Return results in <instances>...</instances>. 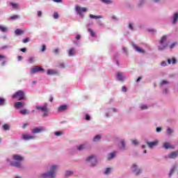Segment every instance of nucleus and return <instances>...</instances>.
Listing matches in <instances>:
<instances>
[{"label":"nucleus","instance_id":"1","mask_svg":"<svg viewBox=\"0 0 178 178\" xmlns=\"http://www.w3.org/2000/svg\"><path fill=\"white\" fill-rule=\"evenodd\" d=\"M13 160L10 161V158H6V162L9 163L10 166L13 168H16V169H23V161H24V157L19 154H13Z\"/></svg>","mask_w":178,"mask_h":178},{"label":"nucleus","instance_id":"2","mask_svg":"<svg viewBox=\"0 0 178 178\" xmlns=\"http://www.w3.org/2000/svg\"><path fill=\"white\" fill-rule=\"evenodd\" d=\"M59 170V165L51 164L49 166V171L40 174V177L42 178H56V173Z\"/></svg>","mask_w":178,"mask_h":178},{"label":"nucleus","instance_id":"3","mask_svg":"<svg viewBox=\"0 0 178 178\" xmlns=\"http://www.w3.org/2000/svg\"><path fill=\"white\" fill-rule=\"evenodd\" d=\"M85 161L90 168H95V166L98 165V159L95 154H90L88 156Z\"/></svg>","mask_w":178,"mask_h":178},{"label":"nucleus","instance_id":"4","mask_svg":"<svg viewBox=\"0 0 178 178\" xmlns=\"http://www.w3.org/2000/svg\"><path fill=\"white\" fill-rule=\"evenodd\" d=\"M37 111H40L43 113L42 118H48L49 116V109H48V104H44L43 106L37 105L35 106Z\"/></svg>","mask_w":178,"mask_h":178},{"label":"nucleus","instance_id":"5","mask_svg":"<svg viewBox=\"0 0 178 178\" xmlns=\"http://www.w3.org/2000/svg\"><path fill=\"white\" fill-rule=\"evenodd\" d=\"M168 46V35H163L159 41V51H165Z\"/></svg>","mask_w":178,"mask_h":178},{"label":"nucleus","instance_id":"6","mask_svg":"<svg viewBox=\"0 0 178 178\" xmlns=\"http://www.w3.org/2000/svg\"><path fill=\"white\" fill-rule=\"evenodd\" d=\"M26 97V92L24 90H18L12 95V99L18 98L19 101H23Z\"/></svg>","mask_w":178,"mask_h":178},{"label":"nucleus","instance_id":"7","mask_svg":"<svg viewBox=\"0 0 178 178\" xmlns=\"http://www.w3.org/2000/svg\"><path fill=\"white\" fill-rule=\"evenodd\" d=\"M75 10L77 13V15H79L81 17V19H84V14L83 13H86V12H87V8H85V7H80L79 6H76L75 7Z\"/></svg>","mask_w":178,"mask_h":178},{"label":"nucleus","instance_id":"8","mask_svg":"<svg viewBox=\"0 0 178 178\" xmlns=\"http://www.w3.org/2000/svg\"><path fill=\"white\" fill-rule=\"evenodd\" d=\"M131 172H133V173H135L136 176H139V175H141V173H143V169H138V165H137V164L136 163L131 165Z\"/></svg>","mask_w":178,"mask_h":178},{"label":"nucleus","instance_id":"9","mask_svg":"<svg viewBox=\"0 0 178 178\" xmlns=\"http://www.w3.org/2000/svg\"><path fill=\"white\" fill-rule=\"evenodd\" d=\"M21 138L24 140V141H30L31 140H35L37 136L34 135H30L29 134H24L22 135Z\"/></svg>","mask_w":178,"mask_h":178},{"label":"nucleus","instance_id":"10","mask_svg":"<svg viewBox=\"0 0 178 178\" xmlns=\"http://www.w3.org/2000/svg\"><path fill=\"white\" fill-rule=\"evenodd\" d=\"M170 22H171V24H172V26H176V24H177V23H178V12H175V13H172V15L170 17Z\"/></svg>","mask_w":178,"mask_h":178},{"label":"nucleus","instance_id":"11","mask_svg":"<svg viewBox=\"0 0 178 178\" xmlns=\"http://www.w3.org/2000/svg\"><path fill=\"white\" fill-rule=\"evenodd\" d=\"M45 70L41 67L35 66L34 67L31 68L30 70L31 74H35V73H38L40 72H44Z\"/></svg>","mask_w":178,"mask_h":178},{"label":"nucleus","instance_id":"12","mask_svg":"<svg viewBox=\"0 0 178 178\" xmlns=\"http://www.w3.org/2000/svg\"><path fill=\"white\" fill-rule=\"evenodd\" d=\"M42 131H47V129L44 127H36L31 130L32 134H38Z\"/></svg>","mask_w":178,"mask_h":178},{"label":"nucleus","instance_id":"13","mask_svg":"<svg viewBox=\"0 0 178 178\" xmlns=\"http://www.w3.org/2000/svg\"><path fill=\"white\" fill-rule=\"evenodd\" d=\"M116 112H118V108H108L106 112V118H111V116H113V113H116Z\"/></svg>","mask_w":178,"mask_h":178},{"label":"nucleus","instance_id":"14","mask_svg":"<svg viewBox=\"0 0 178 178\" xmlns=\"http://www.w3.org/2000/svg\"><path fill=\"white\" fill-rule=\"evenodd\" d=\"M116 77L118 81H124L126 80V74L124 72H117Z\"/></svg>","mask_w":178,"mask_h":178},{"label":"nucleus","instance_id":"15","mask_svg":"<svg viewBox=\"0 0 178 178\" xmlns=\"http://www.w3.org/2000/svg\"><path fill=\"white\" fill-rule=\"evenodd\" d=\"M131 45H132V47L134 48V49H135V51L136 52H138V54H145V50H144L141 47L137 46V44H136V43L132 42Z\"/></svg>","mask_w":178,"mask_h":178},{"label":"nucleus","instance_id":"16","mask_svg":"<svg viewBox=\"0 0 178 178\" xmlns=\"http://www.w3.org/2000/svg\"><path fill=\"white\" fill-rule=\"evenodd\" d=\"M25 104L22 102H17L15 103V109H22V108H24Z\"/></svg>","mask_w":178,"mask_h":178},{"label":"nucleus","instance_id":"17","mask_svg":"<svg viewBox=\"0 0 178 178\" xmlns=\"http://www.w3.org/2000/svg\"><path fill=\"white\" fill-rule=\"evenodd\" d=\"M47 76H56L58 74V70H47Z\"/></svg>","mask_w":178,"mask_h":178},{"label":"nucleus","instance_id":"18","mask_svg":"<svg viewBox=\"0 0 178 178\" xmlns=\"http://www.w3.org/2000/svg\"><path fill=\"white\" fill-rule=\"evenodd\" d=\"M177 156H178V151L172 152L168 155V158H170V159H175V158H177Z\"/></svg>","mask_w":178,"mask_h":178},{"label":"nucleus","instance_id":"19","mask_svg":"<svg viewBox=\"0 0 178 178\" xmlns=\"http://www.w3.org/2000/svg\"><path fill=\"white\" fill-rule=\"evenodd\" d=\"M146 144L148 145L149 148H152L154 147H156L158 145V141H153V142H146Z\"/></svg>","mask_w":178,"mask_h":178},{"label":"nucleus","instance_id":"20","mask_svg":"<svg viewBox=\"0 0 178 178\" xmlns=\"http://www.w3.org/2000/svg\"><path fill=\"white\" fill-rule=\"evenodd\" d=\"M67 109V105L63 104L58 108V112H65Z\"/></svg>","mask_w":178,"mask_h":178},{"label":"nucleus","instance_id":"21","mask_svg":"<svg viewBox=\"0 0 178 178\" xmlns=\"http://www.w3.org/2000/svg\"><path fill=\"white\" fill-rule=\"evenodd\" d=\"M115 156H116V154L115 152L108 153L107 155V161H112Z\"/></svg>","mask_w":178,"mask_h":178},{"label":"nucleus","instance_id":"22","mask_svg":"<svg viewBox=\"0 0 178 178\" xmlns=\"http://www.w3.org/2000/svg\"><path fill=\"white\" fill-rule=\"evenodd\" d=\"M120 144V149H121V151H124L126 149V143H124V140H121Z\"/></svg>","mask_w":178,"mask_h":178},{"label":"nucleus","instance_id":"23","mask_svg":"<svg viewBox=\"0 0 178 178\" xmlns=\"http://www.w3.org/2000/svg\"><path fill=\"white\" fill-rule=\"evenodd\" d=\"M18 19H20V15H14L13 16H10L8 18V20H10L11 22H13L14 20H17Z\"/></svg>","mask_w":178,"mask_h":178},{"label":"nucleus","instance_id":"24","mask_svg":"<svg viewBox=\"0 0 178 178\" xmlns=\"http://www.w3.org/2000/svg\"><path fill=\"white\" fill-rule=\"evenodd\" d=\"M167 61L168 65H171L172 63V65H176V62H177V60H176V58L175 57H173L172 60L170 58H168Z\"/></svg>","mask_w":178,"mask_h":178},{"label":"nucleus","instance_id":"25","mask_svg":"<svg viewBox=\"0 0 178 178\" xmlns=\"http://www.w3.org/2000/svg\"><path fill=\"white\" fill-rule=\"evenodd\" d=\"M101 138H102V136H101V135H96L93 139L92 141L94 143H98V141H99L101 140Z\"/></svg>","mask_w":178,"mask_h":178},{"label":"nucleus","instance_id":"26","mask_svg":"<svg viewBox=\"0 0 178 178\" xmlns=\"http://www.w3.org/2000/svg\"><path fill=\"white\" fill-rule=\"evenodd\" d=\"M163 148H165V149H170L173 148V146L170 145V144H169L168 143H163Z\"/></svg>","mask_w":178,"mask_h":178},{"label":"nucleus","instance_id":"27","mask_svg":"<svg viewBox=\"0 0 178 178\" xmlns=\"http://www.w3.org/2000/svg\"><path fill=\"white\" fill-rule=\"evenodd\" d=\"M24 31L21 29H16L15 31V35H22V34H24Z\"/></svg>","mask_w":178,"mask_h":178},{"label":"nucleus","instance_id":"28","mask_svg":"<svg viewBox=\"0 0 178 178\" xmlns=\"http://www.w3.org/2000/svg\"><path fill=\"white\" fill-rule=\"evenodd\" d=\"M140 111H147L148 109L149 106L147 104H140L139 106Z\"/></svg>","mask_w":178,"mask_h":178},{"label":"nucleus","instance_id":"29","mask_svg":"<svg viewBox=\"0 0 178 178\" xmlns=\"http://www.w3.org/2000/svg\"><path fill=\"white\" fill-rule=\"evenodd\" d=\"M90 19H102V15H94L92 14L89 15Z\"/></svg>","mask_w":178,"mask_h":178},{"label":"nucleus","instance_id":"30","mask_svg":"<svg viewBox=\"0 0 178 178\" xmlns=\"http://www.w3.org/2000/svg\"><path fill=\"white\" fill-rule=\"evenodd\" d=\"M6 105V99L0 97V106H5Z\"/></svg>","mask_w":178,"mask_h":178},{"label":"nucleus","instance_id":"31","mask_svg":"<svg viewBox=\"0 0 178 178\" xmlns=\"http://www.w3.org/2000/svg\"><path fill=\"white\" fill-rule=\"evenodd\" d=\"M175 170H176V165H173L171 168V170L169 173V177H172V175H173V173H175Z\"/></svg>","mask_w":178,"mask_h":178},{"label":"nucleus","instance_id":"32","mask_svg":"<svg viewBox=\"0 0 178 178\" xmlns=\"http://www.w3.org/2000/svg\"><path fill=\"white\" fill-rule=\"evenodd\" d=\"M19 113L21 115H29L30 113V111L29 110L23 109V110L19 111Z\"/></svg>","mask_w":178,"mask_h":178},{"label":"nucleus","instance_id":"33","mask_svg":"<svg viewBox=\"0 0 178 178\" xmlns=\"http://www.w3.org/2000/svg\"><path fill=\"white\" fill-rule=\"evenodd\" d=\"M10 6H12L13 9H19V4L13 2L10 3Z\"/></svg>","mask_w":178,"mask_h":178},{"label":"nucleus","instance_id":"34","mask_svg":"<svg viewBox=\"0 0 178 178\" xmlns=\"http://www.w3.org/2000/svg\"><path fill=\"white\" fill-rule=\"evenodd\" d=\"M2 129L5 131H8L10 130V127H9V124H5L3 125Z\"/></svg>","mask_w":178,"mask_h":178},{"label":"nucleus","instance_id":"35","mask_svg":"<svg viewBox=\"0 0 178 178\" xmlns=\"http://www.w3.org/2000/svg\"><path fill=\"white\" fill-rule=\"evenodd\" d=\"M76 54V51L74 48H72L69 50L68 56H73Z\"/></svg>","mask_w":178,"mask_h":178},{"label":"nucleus","instance_id":"36","mask_svg":"<svg viewBox=\"0 0 178 178\" xmlns=\"http://www.w3.org/2000/svg\"><path fill=\"white\" fill-rule=\"evenodd\" d=\"M28 63L31 65L32 63H34L35 62V59L34 57H29L27 60Z\"/></svg>","mask_w":178,"mask_h":178},{"label":"nucleus","instance_id":"37","mask_svg":"<svg viewBox=\"0 0 178 178\" xmlns=\"http://www.w3.org/2000/svg\"><path fill=\"white\" fill-rule=\"evenodd\" d=\"M88 33H90L91 37H92L93 38H95V37H97V35H95V33H94V31H92V29H88Z\"/></svg>","mask_w":178,"mask_h":178},{"label":"nucleus","instance_id":"38","mask_svg":"<svg viewBox=\"0 0 178 178\" xmlns=\"http://www.w3.org/2000/svg\"><path fill=\"white\" fill-rule=\"evenodd\" d=\"M111 172H112V168H107L105 169L104 172V175H109L111 173Z\"/></svg>","mask_w":178,"mask_h":178},{"label":"nucleus","instance_id":"39","mask_svg":"<svg viewBox=\"0 0 178 178\" xmlns=\"http://www.w3.org/2000/svg\"><path fill=\"white\" fill-rule=\"evenodd\" d=\"M8 30H9V28L2 26L0 25V31H2V33H6V31H8Z\"/></svg>","mask_w":178,"mask_h":178},{"label":"nucleus","instance_id":"40","mask_svg":"<svg viewBox=\"0 0 178 178\" xmlns=\"http://www.w3.org/2000/svg\"><path fill=\"white\" fill-rule=\"evenodd\" d=\"M10 48H12V46L6 44L1 47V51H5V49H9Z\"/></svg>","mask_w":178,"mask_h":178},{"label":"nucleus","instance_id":"41","mask_svg":"<svg viewBox=\"0 0 178 178\" xmlns=\"http://www.w3.org/2000/svg\"><path fill=\"white\" fill-rule=\"evenodd\" d=\"M73 171H70V170H67L65 173V177H69L70 176H72V175H73Z\"/></svg>","mask_w":178,"mask_h":178},{"label":"nucleus","instance_id":"42","mask_svg":"<svg viewBox=\"0 0 178 178\" xmlns=\"http://www.w3.org/2000/svg\"><path fill=\"white\" fill-rule=\"evenodd\" d=\"M86 148V145H80L79 146L76 147V149L78 151H83Z\"/></svg>","mask_w":178,"mask_h":178},{"label":"nucleus","instance_id":"43","mask_svg":"<svg viewBox=\"0 0 178 178\" xmlns=\"http://www.w3.org/2000/svg\"><path fill=\"white\" fill-rule=\"evenodd\" d=\"M102 2L103 3H105L106 5H111V3H113V1H112L111 0H103Z\"/></svg>","mask_w":178,"mask_h":178},{"label":"nucleus","instance_id":"44","mask_svg":"<svg viewBox=\"0 0 178 178\" xmlns=\"http://www.w3.org/2000/svg\"><path fill=\"white\" fill-rule=\"evenodd\" d=\"M148 31L150 33V34H156V29H148Z\"/></svg>","mask_w":178,"mask_h":178},{"label":"nucleus","instance_id":"45","mask_svg":"<svg viewBox=\"0 0 178 178\" xmlns=\"http://www.w3.org/2000/svg\"><path fill=\"white\" fill-rule=\"evenodd\" d=\"M54 54L55 55H59V52H60V49H55L53 50Z\"/></svg>","mask_w":178,"mask_h":178},{"label":"nucleus","instance_id":"46","mask_svg":"<svg viewBox=\"0 0 178 178\" xmlns=\"http://www.w3.org/2000/svg\"><path fill=\"white\" fill-rule=\"evenodd\" d=\"M63 134V133H62V131L54 132V136H56L57 137H59V136H62Z\"/></svg>","mask_w":178,"mask_h":178},{"label":"nucleus","instance_id":"47","mask_svg":"<svg viewBox=\"0 0 178 178\" xmlns=\"http://www.w3.org/2000/svg\"><path fill=\"white\" fill-rule=\"evenodd\" d=\"M172 133H173V130H172V129L168 127V128H167V134H168L169 136H170V134H172Z\"/></svg>","mask_w":178,"mask_h":178},{"label":"nucleus","instance_id":"48","mask_svg":"<svg viewBox=\"0 0 178 178\" xmlns=\"http://www.w3.org/2000/svg\"><path fill=\"white\" fill-rule=\"evenodd\" d=\"M177 44V42H173V43H172V44L169 46L170 49H173V48H175V47H176Z\"/></svg>","mask_w":178,"mask_h":178},{"label":"nucleus","instance_id":"49","mask_svg":"<svg viewBox=\"0 0 178 178\" xmlns=\"http://www.w3.org/2000/svg\"><path fill=\"white\" fill-rule=\"evenodd\" d=\"M54 19H59V14L58 13H54L53 15Z\"/></svg>","mask_w":178,"mask_h":178},{"label":"nucleus","instance_id":"50","mask_svg":"<svg viewBox=\"0 0 178 178\" xmlns=\"http://www.w3.org/2000/svg\"><path fill=\"white\" fill-rule=\"evenodd\" d=\"M85 119H86V120L90 121V120H91V117L90 116V115L86 114Z\"/></svg>","mask_w":178,"mask_h":178},{"label":"nucleus","instance_id":"51","mask_svg":"<svg viewBox=\"0 0 178 178\" xmlns=\"http://www.w3.org/2000/svg\"><path fill=\"white\" fill-rule=\"evenodd\" d=\"M165 84H169V82L168 81H165V80H163L161 82V86H165Z\"/></svg>","mask_w":178,"mask_h":178},{"label":"nucleus","instance_id":"52","mask_svg":"<svg viewBox=\"0 0 178 178\" xmlns=\"http://www.w3.org/2000/svg\"><path fill=\"white\" fill-rule=\"evenodd\" d=\"M46 49H47V46H45V44H43L41 49L42 52H45Z\"/></svg>","mask_w":178,"mask_h":178},{"label":"nucleus","instance_id":"53","mask_svg":"<svg viewBox=\"0 0 178 178\" xmlns=\"http://www.w3.org/2000/svg\"><path fill=\"white\" fill-rule=\"evenodd\" d=\"M29 41H30V38H26L23 40L22 42H24V44H26V42H29Z\"/></svg>","mask_w":178,"mask_h":178},{"label":"nucleus","instance_id":"54","mask_svg":"<svg viewBox=\"0 0 178 178\" xmlns=\"http://www.w3.org/2000/svg\"><path fill=\"white\" fill-rule=\"evenodd\" d=\"M156 133H161L162 131V127H156Z\"/></svg>","mask_w":178,"mask_h":178},{"label":"nucleus","instance_id":"55","mask_svg":"<svg viewBox=\"0 0 178 178\" xmlns=\"http://www.w3.org/2000/svg\"><path fill=\"white\" fill-rule=\"evenodd\" d=\"M163 94H169V90L168 88H164L163 90Z\"/></svg>","mask_w":178,"mask_h":178},{"label":"nucleus","instance_id":"56","mask_svg":"<svg viewBox=\"0 0 178 178\" xmlns=\"http://www.w3.org/2000/svg\"><path fill=\"white\" fill-rule=\"evenodd\" d=\"M134 26H133V24L129 23V30H134Z\"/></svg>","mask_w":178,"mask_h":178},{"label":"nucleus","instance_id":"57","mask_svg":"<svg viewBox=\"0 0 178 178\" xmlns=\"http://www.w3.org/2000/svg\"><path fill=\"white\" fill-rule=\"evenodd\" d=\"M167 63H166V61H163L161 62V66H163V67H165V66H167Z\"/></svg>","mask_w":178,"mask_h":178},{"label":"nucleus","instance_id":"58","mask_svg":"<svg viewBox=\"0 0 178 178\" xmlns=\"http://www.w3.org/2000/svg\"><path fill=\"white\" fill-rule=\"evenodd\" d=\"M42 16V12L41 10L38 11V17H41Z\"/></svg>","mask_w":178,"mask_h":178},{"label":"nucleus","instance_id":"59","mask_svg":"<svg viewBox=\"0 0 178 178\" xmlns=\"http://www.w3.org/2000/svg\"><path fill=\"white\" fill-rule=\"evenodd\" d=\"M122 91L123 92H127V88H126V86H123V87L122 88Z\"/></svg>","mask_w":178,"mask_h":178},{"label":"nucleus","instance_id":"60","mask_svg":"<svg viewBox=\"0 0 178 178\" xmlns=\"http://www.w3.org/2000/svg\"><path fill=\"white\" fill-rule=\"evenodd\" d=\"M97 24H98V26H103L104 24H102V20H98L97 22Z\"/></svg>","mask_w":178,"mask_h":178},{"label":"nucleus","instance_id":"61","mask_svg":"<svg viewBox=\"0 0 178 178\" xmlns=\"http://www.w3.org/2000/svg\"><path fill=\"white\" fill-rule=\"evenodd\" d=\"M132 144H134V145H138V141L137 140H134Z\"/></svg>","mask_w":178,"mask_h":178},{"label":"nucleus","instance_id":"62","mask_svg":"<svg viewBox=\"0 0 178 178\" xmlns=\"http://www.w3.org/2000/svg\"><path fill=\"white\" fill-rule=\"evenodd\" d=\"M21 52H27V49L26 47L20 49Z\"/></svg>","mask_w":178,"mask_h":178},{"label":"nucleus","instance_id":"63","mask_svg":"<svg viewBox=\"0 0 178 178\" xmlns=\"http://www.w3.org/2000/svg\"><path fill=\"white\" fill-rule=\"evenodd\" d=\"M75 38H76V40H81V35L78 34V35H76Z\"/></svg>","mask_w":178,"mask_h":178},{"label":"nucleus","instance_id":"64","mask_svg":"<svg viewBox=\"0 0 178 178\" xmlns=\"http://www.w3.org/2000/svg\"><path fill=\"white\" fill-rule=\"evenodd\" d=\"M143 3H144V0H139L138 6H141V5H143Z\"/></svg>","mask_w":178,"mask_h":178}]
</instances>
